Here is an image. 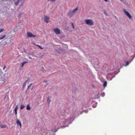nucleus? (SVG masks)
Instances as JSON below:
<instances>
[{"instance_id":"obj_9","label":"nucleus","mask_w":135,"mask_h":135,"mask_svg":"<svg viewBox=\"0 0 135 135\" xmlns=\"http://www.w3.org/2000/svg\"><path fill=\"white\" fill-rule=\"evenodd\" d=\"M16 123L17 125H19L20 127L21 128L22 126V124L20 122L19 120L17 119L16 121Z\"/></svg>"},{"instance_id":"obj_14","label":"nucleus","mask_w":135,"mask_h":135,"mask_svg":"<svg viewBox=\"0 0 135 135\" xmlns=\"http://www.w3.org/2000/svg\"><path fill=\"white\" fill-rule=\"evenodd\" d=\"M107 81H104V84H103V85L104 86V87H106L107 85Z\"/></svg>"},{"instance_id":"obj_27","label":"nucleus","mask_w":135,"mask_h":135,"mask_svg":"<svg viewBox=\"0 0 135 135\" xmlns=\"http://www.w3.org/2000/svg\"><path fill=\"white\" fill-rule=\"evenodd\" d=\"M6 68L5 66H4L3 68V70H4L5 68Z\"/></svg>"},{"instance_id":"obj_30","label":"nucleus","mask_w":135,"mask_h":135,"mask_svg":"<svg viewBox=\"0 0 135 135\" xmlns=\"http://www.w3.org/2000/svg\"><path fill=\"white\" fill-rule=\"evenodd\" d=\"M29 59H32V58L31 57H29Z\"/></svg>"},{"instance_id":"obj_18","label":"nucleus","mask_w":135,"mask_h":135,"mask_svg":"<svg viewBox=\"0 0 135 135\" xmlns=\"http://www.w3.org/2000/svg\"><path fill=\"white\" fill-rule=\"evenodd\" d=\"M5 37V35H3L2 37H0V40H2Z\"/></svg>"},{"instance_id":"obj_22","label":"nucleus","mask_w":135,"mask_h":135,"mask_svg":"<svg viewBox=\"0 0 135 135\" xmlns=\"http://www.w3.org/2000/svg\"><path fill=\"white\" fill-rule=\"evenodd\" d=\"M2 73V71L1 69H0V74H1Z\"/></svg>"},{"instance_id":"obj_19","label":"nucleus","mask_w":135,"mask_h":135,"mask_svg":"<svg viewBox=\"0 0 135 135\" xmlns=\"http://www.w3.org/2000/svg\"><path fill=\"white\" fill-rule=\"evenodd\" d=\"M4 28L1 29L0 30V33H1V32H3L4 31Z\"/></svg>"},{"instance_id":"obj_3","label":"nucleus","mask_w":135,"mask_h":135,"mask_svg":"<svg viewBox=\"0 0 135 135\" xmlns=\"http://www.w3.org/2000/svg\"><path fill=\"white\" fill-rule=\"evenodd\" d=\"M53 30L55 33L57 35H59L60 33V31L58 28H55Z\"/></svg>"},{"instance_id":"obj_32","label":"nucleus","mask_w":135,"mask_h":135,"mask_svg":"<svg viewBox=\"0 0 135 135\" xmlns=\"http://www.w3.org/2000/svg\"><path fill=\"white\" fill-rule=\"evenodd\" d=\"M24 52H25V53H26V51L25 50H24Z\"/></svg>"},{"instance_id":"obj_25","label":"nucleus","mask_w":135,"mask_h":135,"mask_svg":"<svg viewBox=\"0 0 135 135\" xmlns=\"http://www.w3.org/2000/svg\"><path fill=\"white\" fill-rule=\"evenodd\" d=\"M56 0H48V1H50L52 2H54Z\"/></svg>"},{"instance_id":"obj_15","label":"nucleus","mask_w":135,"mask_h":135,"mask_svg":"<svg viewBox=\"0 0 135 135\" xmlns=\"http://www.w3.org/2000/svg\"><path fill=\"white\" fill-rule=\"evenodd\" d=\"M25 107V106L21 104L20 108L21 109H23Z\"/></svg>"},{"instance_id":"obj_13","label":"nucleus","mask_w":135,"mask_h":135,"mask_svg":"<svg viewBox=\"0 0 135 135\" xmlns=\"http://www.w3.org/2000/svg\"><path fill=\"white\" fill-rule=\"evenodd\" d=\"M28 80H28H26V81L25 82L23 83V88H25V87L26 86V82H27V81Z\"/></svg>"},{"instance_id":"obj_24","label":"nucleus","mask_w":135,"mask_h":135,"mask_svg":"<svg viewBox=\"0 0 135 135\" xmlns=\"http://www.w3.org/2000/svg\"><path fill=\"white\" fill-rule=\"evenodd\" d=\"M32 84V83L30 84V85H28V89L29 88H30V86H31V84Z\"/></svg>"},{"instance_id":"obj_5","label":"nucleus","mask_w":135,"mask_h":135,"mask_svg":"<svg viewBox=\"0 0 135 135\" xmlns=\"http://www.w3.org/2000/svg\"><path fill=\"white\" fill-rule=\"evenodd\" d=\"M11 1L13 2L15 5L16 6H17L21 0H10Z\"/></svg>"},{"instance_id":"obj_4","label":"nucleus","mask_w":135,"mask_h":135,"mask_svg":"<svg viewBox=\"0 0 135 135\" xmlns=\"http://www.w3.org/2000/svg\"><path fill=\"white\" fill-rule=\"evenodd\" d=\"M27 36L29 37L34 38L36 36V35H33L31 33L27 32Z\"/></svg>"},{"instance_id":"obj_33","label":"nucleus","mask_w":135,"mask_h":135,"mask_svg":"<svg viewBox=\"0 0 135 135\" xmlns=\"http://www.w3.org/2000/svg\"><path fill=\"white\" fill-rule=\"evenodd\" d=\"M27 61H28V60L27 59Z\"/></svg>"},{"instance_id":"obj_17","label":"nucleus","mask_w":135,"mask_h":135,"mask_svg":"<svg viewBox=\"0 0 135 135\" xmlns=\"http://www.w3.org/2000/svg\"><path fill=\"white\" fill-rule=\"evenodd\" d=\"M36 46H38L41 49H42L44 48V47H41V46H40L39 45H36Z\"/></svg>"},{"instance_id":"obj_31","label":"nucleus","mask_w":135,"mask_h":135,"mask_svg":"<svg viewBox=\"0 0 135 135\" xmlns=\"http://www.w3.org/2000/svg\"><path fill=\"white\" fill-rule=\"evenodd\" d=\"M120 0L122 2H123V0Z\"/></svg>"},{"instance_id":"obj_23","label":"nucleus","mask_w":135,"mask_h":135,"mask_svg":"<svg viewBox=\"0 0 135 135\" xmlns=\"http://www.w3.org/2000/svg\"><path fill=\"white\" fill-rule=\"evenodd\" d=\"M129 64V62L128 61H127L126 62V66L128 65Z\"/></svg>"},{"instance_id":"obj_28","label":"nucleus","mask_w":135,"mask_h":135,"mask_svg":"<svg viewBox=\"0 0 135 135\" xmlns=\"http://www.w3.org/2000/svg\"><path fill=\"white\" fill-rule=\"evenodd\" d=\"M32 44H33V45H36L35 44V43L34 42H33V43H32Z\"/></svg>"},{"instance_id":"obj_8","label":"nucleus","mask_w":135,"mask_h":135,"mask_svg":"<svg viewBox=\"0 0 135 135\" xmlns=\"http://www.w3.org/2000/svg\"><path fill=\"white\" fill-rule=\"evenodd\" d=\"M7 10V7L6 6H4L3 7V8L1 9V11L2 12H4L5 11H6Z\"/></svg>"},{"instance_id":"obj_12","label":"nucleus","mask_w":135,"mask_h":135,"mask_svg":"<svg viewBox=\"0 0 135 135\" xmlns=\"http://www.w3.org/2000/svg\"><path fill=\"white\" fill-rule=\"evenodd\" d=\"M31 107H30L29 104H27L26 106V109L27 110H30L31 109Z\"/></svg>"},{"instance_id":"obj_29","label":"nucleus","mask_w":135,"mask_h":135,"mask_svg":"<svg viewBox=\"0 0 135 135\" xmlns=\"http://www.w3.org/2000/svg\"><path fill=\"white\" fill-rule=\"evenodd\" d=\"M15 114L16 115L17 114V111H15Z\"/></svg>"},{"instance_id":"obj_2","label":"nucleus","mask_w":135,"mask_h":135,"mask_svg":"<svg viewBox=\"0 0 135 135\" xmlns=\"http://www.w3.org/2000/svg\"><path fill=\"white\" fill-rule=\"evenodd\" d=\"M84 22L86 24L88 25L91 26L93 25L94 24V22H93L92 20L91 19H86L84 20Z\"/></svg>"},{"instance_id":"obj_10","label":"nucleus","mask_w":135,"mask_h":135,"mask_svg":"<svg viewBox=\"0 0 135 135\" xmlns=\"http://www.w3.org/2000/svg\"><path fill=\"white\" fill-rule=\"evenodd\" d=\"M27 63V61H24L22 62L21 64V65H20L21 68H22L25 64Z\"/></svg>"},{"instance_id":"obj_16","label":"nucleus","mask_w":135,"mask_h":135,"mask_svg":"<svg viewBox=\"0 0 135 135\" xmlns=\"http://www.w3.org/2000/svg\"><path fill=\"white\" fill-rule=\"evenodd\" d=\"M47 102L49 104L50 103V102H51V100L49 99V97H47Z\"/></svg>"},{"instance_id":"obj_11","label":"nucleus","mask_w":135,"mask_h":135,"mask_svg":"<svg viewBox=\"0 0 135 135\" xmlns=\"http://www.w3.org/2000/svg\"><path fill=\"white\" fill-rule=\"evenodd\" d=\"M6 127L7 126L6 125L0 124V127H1L2 128H6Z\"/></svg>"},{"instance_id":"obj_1","label":"nucleus","mask_w":135,"mask_h":135,"mask_svg":"<svg viewBox=\"0 0 135 135\" xmlns=\"http://www.w3.org/2000/svg\"><path fill=\"white\" fill-rule=\"evenodd\" d=\"M78 8L77 7L72 11H69L68 13V15L70 17H71L78 10Z\"/></svg>"},{"instance_id":"obj_20","label":"nucleus","mask_w":135,"mask_h":135,"mask_svg":"<svg viewBox=\"0 0 135 135\" xmlns=\"http://www.w3.org/2000/svg\"><path fill=\"white\" fill-rule=\"evenodd\" d=\"M17 106L15 108L14 110L15 111H17Z\"/></svg>"},{"instance_id":"obj_26","label":"nucleus","mask_w":135,"mask_h":135,"mask_svg":"<svg viewBox=\"0 0 135 135\" xmlns=\"http://www.w3.org/2000/svg\"><path fill=\"white\" fill-rule=\"evenodd\" d=\"M58 129H59V128L56 129L55 130V131H54V132H56L58 131Z\"/></svg>"},{"instance_id":"obj_6","label":"nucleus","mask_w":135,"mask_h":135,"mask_svg":"<svg viewBox=\"0 0 135 135\" xmlns=\"http://www.w3.org/2000/svg\"><path fill=\"white\" fill-rule=\"evenodd\" d=\"M50 18L48 16H44V21L46 23H48L49 22Z\"/></svg>"},{"instance_id":"obj_21","label":"nucleus","mask_w":135,"mask_h":135,"mask_svg":"<svg viewBox=\"0 0 135 135\" xmlns=\"http://www.w3.org/2000/svg\"><path fill=\"white\" fill-rule=\"evenodd\" d=\"M71 25H72V26L73 28H75L74 26V25L73 23H72Z\"/></svg>"},{"instance_id":"obj_7","label":"nucleus","mask_w":135,"mask_h":135,"mask_svg":"<svg viewBox=\"0 0 135 135\" xmlns=\"http://www.w3.org/2000/svg\"><path fill=\"white\" fill-rule=\"evenodd\" d=\"M124 12L126 15L129 17V19H132V17L128 12L125 10L124 11Z\"/></svg>"}]
</instances>
